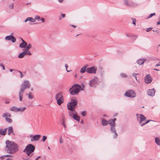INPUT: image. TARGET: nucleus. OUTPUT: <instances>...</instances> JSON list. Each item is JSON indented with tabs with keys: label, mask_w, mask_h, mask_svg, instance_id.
Here are the masks:
<instances>
[{
	"label": "nucleus",
	"mask_w": 160,
	"mask_h": 160,
	"mask_svg": "<svg viewBox=\"0 0 160 160\" xmlns=\"http://www.w3.org/2000/svg\"><path fill=\"white\" fill-rule=\"evenodd\" d=\"M145 82L147 84H149L152 81V78L150 74H148L146 75L144 78Z\"/></svg>",
	"instance_id": "13"
},
{
	"label": "nucleus",
	"mask_w": 160,
	"mask_h": 160,
	"mask_svg": "<svg viewBox=\"0 0 160 160\" xmlns=\"http://www.w3.org/2000/svg\"><path fill=\"white\" fill-rule=\"evenodd\" d=\"M18 108L15 106H13L10 108V110L11 111L18 112Z\"/></svg>",
	"instance_id": "31"
},
{
	"label": "nucleus",
	"mask_w": 160,
	"mask_h": 160,
	"mask_svg": "<svg viewBox=\"0 0 160 160\" xmlns=\"http://www.w3.org/2000/svg\"><path fill=\"white\" fill-rule=\"evenodd\" d=\"M125 35L127 37H130L131 36V35L129 33H126Z\"/></svg>",
	"instance_id": "52"
},
{
	"label": "nucleus",
	"mask_w": 160,
	"mask_h": 160,
	"mask_svg": "<svg viewBox=\"0 0 160 160\" xmlns=\"http://www.w3.org/2000/svg\"><path fill=\"white\" fill-rule=\"evenodd\" d=\"M32 47V45L30 43H29L26 47V48L24 49V51L28 53V55H31L32 54L29 51V49L31 48Z\"/></svg>",
	"instance_id": "15"
},
{
	"label": "nucleus",
	"mask_w": 160,
	"mask_h": 160,
	"mask_svg": "<svg viewBox=\"0 0 160 160\" xmlns=\"http://www.w3.org/2000/svg\"><path fill=\"white\" fill-rule=\"evenodd\" d=\"M155 142L158 146H160V139L158 137H156L155 139Z\"/></svg>",
	"instance_id": "29"
},
{
	"label": "nucleus",
	"mask_w": 160,
	"mask_h": 160,
	"mask_svg": "<svg viewBox=\"0 0 160 160\" xmlns=\"http://www.w3.org/2000/svg\"><path fill=\"white\" fill-rule=\"evenodd\" d=\"M150 121H152V120H148L146 121L145 122H143V124H142L141 127H142L143 126L145 125L146 124H147Z\"/></svg>",
	"instance_id": "37"
},
{
	"label": "nucleus",
	"mask_w": 160,
	"mask_h": 160,
	"mask_svg": "<svg viewBox=\"0 0 160 160\" xmlns=\"http://www.w3.org/2000/svg\"><path fill=\"white\" fill-rule=\"evenodd\" d=\"M138 120V121L139 123L141 126L143 122L146 119V117L143 114H136Z\"/></svg>",
	"instance_id": "9"
},
{
	"label": "nucleus",
	"mask_w": 160,
	"mask_h": 160,
	"mask_svg": "<svg viewBox=\"0 0 160 160\" xmlns=\"http://www.w3.org/2000/svg\"><path fill=\"white\" fill-rule=\"evenodd\" d=\"M71 26L73 27H74V28H76V26L75 25H71Z\"/></svg>",
	"instance_id": "59"
},
{
	"label": "nucleus",
	"mask_w": 160,
	"mask_h": 160,
	"mask_svg": "<svg viewBox=\"0 0 160 160\" xmlns=\"http://www.w3.org/2000/svg\"><path fill=\"white\" fill-rule=\"evenodd\" d=\"M55 99L57 101V104L59 106L64 102V97L62 92H59L56 94Z\"/></svg>",
	"instance_id": "6"
},
{
	"label": "nucleus",
	"mask_w": 160,
	"mask_h": 160,
	"mask_svg": "<svg viewBox=\"0 0 160 160\" xmlns=\"http://www.w3.org/2000/svg\"><path fill=\"white\" fill-rule=\"evenodd\" d=\"M158 20L160 21V17L158 18Z\"/></svg>",
	"instance_id": "63"
},
{
	"label": "nucleus",
	"mask_w": 160,
	"mask_h": 160,
	"mask_svg": "<svg viewBox=\"0 0 160 160\" xmlns=\"http://www.w3.org/2000/svg\"><path fill=\"white\" fill-rule=\"evenodd\" d=\"M155 92L154 88L149 89L147 92V94L148 96L152 97L154 95Z\"/></svg>",
	"instance_id": "16"
},
{
	"label": "nucleus",
	"mask_w": 160,
	"mask_h": 160,
	"mask_svg": "<svg viewBox=\"0 0 160 160\" xmlns=\"http://www.w3.org/2000/svg\"><path fill=\"white\" fill-rule=\"evenodd\" d=\"M63 0H58V2L60 3H62L63 1Z\"/></svg>",
	"instance_id": "58"
},
{
	"label": "nucleus",
	"mask_w": 160,
	"mask_h": 160,
	"mask_svg": "<svg viewBox=\"0 0 160 160\" xmlns=\"http://www.w3.org/2000/svg\"><path fill=\"white\" fill-rule=\"evenodd\" d=\"M18 72L20 74V77L21 78H22L23 77V75L22 74V73L20 71H18Z\"/></svg>",
	"instance_id": "51"
},
{
	"label": "nucleus",
	"mask_w": 160,
	"mask_h": 160,
	"mask_svg": "<svg viewBox=\"0 0 160 160\" xmlns=\"http://www.w3.org/2000/svg\"><path fill=\"white\" fill-rule=\"evenodd\" d=\"M41 137L40 135H36L34 136L31 139V141H38Z\"/></svg>",
	"instance_id": "18"
},
{
	"label": "nucleus",
	"mask_w": 160,
	"mask_h": 160,
	"mask_svg": "<svg viewBox=\"0 0 160 160\" xmlns=\"http://www.w3.org/2000/svg\"><path fill=\"white\" fill-rule=\"evenodd\" d=\"M81 88L80 85L79 84H74L70 88L69 91L70 94L72 95H78L80 91Z\"/></svg>",
	"instance_id": "5"
},
{
	"label": "nucleus",
	"mask_w": 160,
	"mask_h": 160,
	"mask_svg": "<svg viewBox=\"0 0 160 160\" xmlns=\"http://www.w3.org/2000/svg\"><path fill=\"white\" fill-rule=\"evenodd\" d=\"M65 68H66V69L67 71V72H70V71H72V70H70V71H68V69H67V68H68V65L67 64H66L65 65Z\"/></svg>",
	"instance_id": "47"
},
{
	"label": "nucleus",
	"mask_w": 160,
	"mask_h": 160,
	"mask_svg": "<svg viewBox=\"0 0 160 160\" xmlns=\"http://www.w3.org/2000/svg\"><path fill=\"white\" fill-rule=\"evenodd\" d=\"M5 158H7V157H12V156L11 155H10V154H8V155H5Z\"/></svg>",
	"instance_id": "50"
},
{
	"label": "nucleus",
	"mask_w": 160,
	"mask_h": 160,
	"mask_svg": "<svg viewBox=\"0 0 160 160\" xmlns=\"http://www.w3.org/2000/svg\"><path fill=\"white\" fill-rule=\"evenodd\" d=\"M11 114L8 112H5L3 113V114L2 115V116L5 118V119L6 118H10L11 117Z\"/></svg>",
	"instance_id": "27"
},
{
	"label": "nucleus",
	"mask_w": 160,
	"mask_h": 160,
	"mask_svg": "<svg viewBox=\"0 0 160 160\" xmlns=\"http://www.w3.org/2000/svg\"><path fill=\"white\" fill-rule=\"evenodd\" d=\"M12 34L13 33H11L10 35L6 36L5 38V40L11 41L13 43L15 42L16 41V39L12 35Z\"/></svg>",
	"instance_id": "14"
},
{
	"label": "nucleus",
	"mask_w": 160,
	"mask_h": 160,
	"mask_svg": "<svg viewBox=\"0 0 160 160\" xmlns=\"http://www.w3.org/2000/svg\"><path fill=\"white\" fill-rule=\"evenodd\" d=\"M80 86L81 87V88L80 89V91L83 90H84V88L85 87V85L83 84H82L81 85H80Z\"/></svg>",
	"instance_id": "38"
},
{
	"label": "nucleus",
	"mask_w": 160,
	"mask_h": 160,
	"mask_svg": "<svg viewBox=\"0 0 160 160\" xmlns=\"http://www.w3.org/2000/svg\"><path fill=\"white\" fill-rule=\"evenodd\" d=\"M30 87L29 82L28 80H24L21 85V88L19 92V98L20 101H22L24 91L26 89L29 88Z\"/></svg>",
	"instance_id": "2"
},
{
	"label": "nucleus",
	"mask_w": 160,
	"mask_h": 160,
	"mask_svg": "<svg viewBox=\"0 0 160 160\" xmlns=\"http://www.w3.org/2000/svg\"><path fill=\"white\" fill-rule=\"evenodd\" d=\"M35 147L32 144H29L23 150V152L27 154L28 157L24 159L28 160L30 158L32 155V154L35 150Z\"/></svg>",
	"instance_id": "3"
},
{
	"label": "nucleus",
	"mask_w": 160,
	"mask_h": 160,
	"mask_svg": "<svg viewBox=\"0 0 160 160\" xmlns=\"http://www.w3.org/2000/svg\"><path fill=\"white\" fill-rule=\"evenodd\" d=\"M77 104V99L74 97H72L71 99V102L67 104V108L70 111H73L75 109V106Z\"/></svg>",
	"instance_id": "7"
},
{
	"label": "nucleus",
	"mask_w": 160,
	"mask_h": 160,
	"mask_svg": "<svg viewBox=\"0 0 160 160\" xmlns=\"http://www.w3.org/2000/svg\"><path fill=\"white\" fill-rule=\"evenodd\" d=\"M8 8L9 10H12L14 8V4L13 3H11L9 4L8 6Z\"/></svg>",
	"instance_id": "30"
},
{
	"label": "nucleus",
	"mask_w": 160,
	"mask_h": 160,
	"mask_svg": "<svg viewBox=\"0 0 160 160\" xmlns=\"http://www.w3.org/2000/svg\"><path fill=\"white\" fill-rule=\"evenodd\" d=\"M28 21L30 22H35V19L33 18L28 17L26 18L24 22H26Z\"/></svg>",
	"instance_id": "21"
},
{
	"label": "nucleus",
	"mask_w": 160,
	"mask_h": 160,
	"mask_svg": "<svg viewBox=\"0 0 160 160\" xmlns=\"http://www.w3.org/2000/svg\"><path fill=\"white\" fill-rule=\"evenodd\" d=\"M65 118H64L62 119V124L63 125L65 128H66V126L65 124Z\"/></svg>",
	"instance_id": "33"
},
{
	"label": "nucleus",
	"mask_w": 160,
	"mask_h": 160,
	"mask_svg": "<svg viewBox=\"0 0 160 160\" xmlns=\"http://www.w3.org/2000/svg\"><path fill=\"white\" fill-rule=\"evenodd\" d=\"M28 55V53L26 52L24 50L21 53H20L18 56V58H22L26 55Z\"/></svg>",
	"instance_id": "19"
},
{
	"label": "nucleus",
	"mask_w": 160,
	"mask_h": 160,
	"mask_svg": "<svg viewBox=\"0 0 160 160\" xmlns=\"http://www.w3.org/2000/svg\"><path fill=\"white\" fill-rule=\"evenodd\" d=\"M88 65H87L82 67L80 71V73H84L85 72V71L87 72V69L88 68Z\"/></svg>",
	"instance_id": "23"
},
{
	"label": "nucleus",
	"mask_w": 160,
	"mask_h": 160,
	"mask_svg": "<svg viewBox=\"0 0 160 160\" xmlns=\"http://www.w3.org/2000/svg\"><path fill=\"white\" fill-rule=\"evenodd\" d=\"M97 70V68L95 67L88 68L87 69V72L89 73L95 74L96 73Z\"/></svg>",
	"instance_id": "12"
},
{
	"label": "nucleus",
	"mask_w": 160,
	"mask_h": 160,
	"mask_svg": "<svg viewBox=\"0 0 160 160\" xmlns=\"http://www.w3.org/2000/svg\"><path fill=\"white\" fill-rule=\"evenodd\" d=\"M26 109V107H21L19 108H18V112H23Z\"/></svg>",
	"instance_id": "28"
},
{
	"label": "nucleus",
	"mask_w": 160,
	"mask_h": 160,
	"mask_svg": "<svg viewBox=\"0 0 160 160\" xmlns=\"http://www.w3.org/2000/svg\"><path fill=\"white\" fill-rule=\"evenodd\" d=\"M13 70L12 69H10V71L11 72H12Z\"/></svg>",
	"instance_id": "62"
},
{
	"label": "nucleus",
	"mask_w": 160,
	"mask_h": 160,
	"mask_svg": "<svg viewBox=\"0 0 160 160\" xmlns=\"http://www.w3.org/2000/svg\"><path fill=\"white\" fill-rule=\"evenodd\" d=\"M27 46V43L24 40H23V42L20 44L19 47L21 48H25Z\"/></svg>",
	"instance_id": "22"
},
{
	"label": "nucleus",
	"mask_w": 160,
	"mask_h": 160,
	"mask_svg": "<svg viewBox=\"0 0 160 160\" xmlns=\"http://www.w3.org/2000/svg\"><path fill=\"white\" fill-rule=\"evenodd\" d=\"M75 112V109H74V110L72 111H70L68 112V114L69 116L71 117H73V116L74 114H75L74 113V112Z\"/></svg>",
	"instance_id": "32"
},
{
	"label": "nucleus",
	"mask_w": 160,
	"mask_h": 160,
	"mask_svg": "<svg viewBox=\"0 0 160 160\" xmlns=\"http://www.w3.org/2000/svg\"><path fill=\"white\" fill-rule=\"evenodd\" d=\"M80 123H83V121L82 120L81 121Z\"/></svg>",
	"instance_id": "61"
},
{
	"label": "nucleus",
	"mask_w": 160,
	"mask_h": 160,
	"mask_svg": "<svg viewBox=\"0 0 160 160\" xmlns=\"http://www.w3.org/2000/svg\"><path fill=\"white\" fill-rule=\"evenodd\" d=\"M156 66L158 67V66H160V62H159L158 64H156Z\"/></svg>",
	"instance_id": "57"
},
{
	"label": "nucleus",
	"mask_w": 160,
	"mask_h": 160,
	"mask_svg": "<svg viewBox=\"0 0 160 160\" xmlns=\"http://www.w3.org/2000/svg\"><path fill=\"white\" fill-rule=\"evenodd\" d=\"M6 158L5 155L2 156L0 157V158L2 160H4Z\"/></svg>",
	"instance_id": "46"
},
{
	"label": "nucleus",
	"mask_w": 160,
	"mask_h": 160,
	"mask_svg": "<svg viewBox=\"0 0 160 160\" xmlns=\"http://www.w3.org/2000/svg\"><path fill=\"white\" fill-rule=\"evenodd\" d=\"M47 136H43L42 139V141L44 142L45 141V140L47 139Z\"/></svg>",
	"instance_id": "40"
},
{
	"label": "nucleus",
	"mask_w": 160,
	"mask_h": 160,
	"mask_svg": "<svg viewBox=\"0 0 160 160\" xmlns=\"http://www.w3.org/2000/svg\"><path fill=\"white\" fill-rule=\"evenodd\" d=\"M81 115L83 116H85L86 115V112L85 111L82 112H81Z\"/></svg>",
	"instance_id": "45"
},
{
	"label": "nucleus",
	"mask_w": 160,
	"mask_h": 160,
	"mask_svg": "<svg viewBox=\"0 0 160 160\" xmlns=\"http://www.w3.org/2000/svg\"><path fill=\"white\" fill-rule=\"evenodd\" d=\"M102 124L103 126H106L108 124H109V120L107 121L104 119H102Z\"/></svg>",
	"instance_id": "20"
},
{
	"label": "nucleus",
	"mask_w": 160,
	"mask_h": 160,
	"mask_svg": "<svg viewBox=\"0 0 160 160\" xmlns=\"http://www.w3.org/2000/svg\"><path fill=\"white\" fill-rule=\"evenodd\" d=\"M156 13H151L150 14L147 18V19H149L151 18L152 16L154 15H155Z\"/></svg>",
	"instance_id": "36"
},
{
	"label": "nucleus",
	"mask_w": 160,
	"mask_h": 160,
	"mask_svg": "<svg viewBox=\"0 0 160 160\" xmlns=\"http://www.w3.org/2000/svg\"><path fill=\"white\" fill-rule=\"evenodd\" d=\"M34 18L35 20L39 21L40 19V18L39 16L37 15L35 16Z\"/></svg>",
	"instance_id": "42"
},
{
	"label": "nucleus",
	"mask_w": 160,
	"mask_h": 160,
	"mask_svg": "<svg viewBox=\"0 0 160 160\" xmlns=\"http://www.w3.org/2000/svg\"><path fill=\"white\" fill-rule=\"evenodd\" d=\"M160 24V21L158 20V21L157 22V25H158Z\"/></svg>",
	"instance_id": "55"
},
{
	"label": "nucleus",
	"mask_w": 160,
	"mask_h": 160,
	"mask_svg": "<svg viewBox=\"0 0 160 160\" xmlns=\"http://www.w3.org/2000/svg\"><path fill=\"white\" fill-rule=\"evenodd\" d=\"M7 128L4 129V130L3 129H0V134L5 135L6 134V132L7 131Z\"/></svg>",
	"instance_id": "25"
},
{
	"label": "nucleus",
	"mask_w": 160,
	"mask_h": 160,
	"mask_svg": "<svg viewBox=\"0 0 160 160\" xmlns=\"http://www.w3.org/2000/svg\"><path fill=\"white\" fill-rule=\"evenodd\" d=\"M7 129H8V135H10V134L11 133H12L14 135V134L13 132V128L12 127H9Z\"/></svg>",
	"instance_id": "24"
},
{
	"label": "nucleus",
	"mask_w": 160,
	"mask_h": 160,
	"mask_svg": "<svg viewBox=\"0 0 160 160\" xmlns=\"http://www.w3.org/2000/svg\"><path fill=\"white\" fill-rule=\"evenodd\" d=\"M59 142L60 143H62L63 142V140L61 137H60Z\"/></svg>",
	"instance_id": "48"
},
{
	"label": "nucleus",
	"mask_w": 160,
	"mask_h": 160,
	"mask_svg": "<svg viewBox=\"0 0 160 160\" xmlns=\"http://www.w3.org/2000/svg\"><path fill=\"white\" fill-rule=\"evenodd\" d=\"M152 29V27L149 28H147L146 29V31L147 32H148L150 31H151Z\"/></svg>",
	"instance_id": "44"
},
{
	"label": "nucleus",
	"mask_w": 160,
	"mask_h": 160,
	"mask_svg": "<svg viewBox=\"0 0 160 160\" xmlns=\"http://www.w3.org/2000/svg\"><path fill=\"white\" fill-rule=\"evenodd\" d=\"M147 60L146 58H141L137 61V63L139 65H142Z\"/></svg>",
	"instance_id": "17"
},
{
	"label": "nucleus",
	"mask_w": 160,
	"mask_h": 160,
	"mask_svg": "<svg viewBox=\"0 0 160 160\" xmlns=\"http://www.w3.org/2000/svg\"><path fill=\"white\" fill-rule=\"evenodd\" d=\"M137 74H136V73H132V76H134V77L135 78V79H136V80H137V81L138 82V79H137V76H136V75H137Z\"/></svg>",
	"instance_id": "41"
},
{
	"label": "nucleus",
	"mask_w": 160,
	"mask_h": 160,
	"mask_svg": "<svg viewBox=\"0 0 160 160\" xmlns=\"http://www.w3.org/2000/svg\"><path fill=\"white\" fill-rule=\"evenodd\" d=\"M73 118L74 119L78 121V122H79L80 118L79 116L77 115L76 114H74L73 115Z\"/></svg>",
	"instance_id": "26"
},
{
	"label": "nucleus",
	"mask_w": 160,
	"mask_h": 160,
	"mask_svg": "<svg viewBox=\"0 0 160 160\" xmlns=\"http://www.w3.org/2000/svg\"><path fill=\"white\" fill-rule=\"evenodd\" d=\"M41 157L40 156H38V158H37L35 159V160H38V159L41 158Z\"/></svg>",
	"instance_id": "56"
},
{
	"label": "nucleus",
	"mask_w": 160,
	"mask_h": 160,
	"mask_svg": "<svg viewBox=\"0 0 160 160\" xmlns=\"http://www.w3.org/2000/svg\"><path fill=\"white\" fill-rule=\"evenodd\" d=\"M121 76L122 77L126 78L127 77V75L126 74L124 73H122L120 74Z\"/></svg>",
	"instance_id": "43"
},
{
	"label": "nucleus",
	"mask_w": 160,
	"mask_h": 160,
	"mask_svg": "<svg viewBox=\"0 0 160 160\" xmlns=\"http://www.w3.org/2000/svg\"><path fill=\"white\" fill-rule=\"evenodd\" d=\"M40 20L42 21V22H44L45 20L43 18H40Z\"/></svg>",
	"instance_id": "54"
},
{
	"label": "nucleus",
	"mask_w": 160,
	"mask_h": 160,
	"mask_svg": "<svg viewBox=\"0 0 160 160\" xmlns=\"http://www.w3.org/2000/svg\"><path fill=\"white\" fill-rule=\"evenodd\" d=\"M98 83V78L96 77L94 78L91 80L89 83V85L91 87H95Z\"/></svg>",
	"instance_id": "11"
},
{
	"label": "nucleus",
	"mask_w": 160,
	"mask_h": 160,
	"mask_svg": "<svg viewBox=\"0 0 160 160\" xmlns=\"http://www.w3.org/2000/svg\"><path fill=\"white\" fill-rule=\"evenodd\" d=\"M125 95L128 97L134 98L135 97L136 94L134 91L129 90L126 92Z\"/></svg>",
	"instance_id": "10"
},
{
	"label": "nucleus",
	"mask_w": 160,
	"mask_h": 160,
	"mask_svg": "<svg viewBox=\"0 0 160 160\" xmlns=\"http://www.w3.org/2000/svg\"><path fill=\"white\" fill-rule=\"evenodd\" d=\"M30 93H31V92H30L28 94V98L29 99H32L33 98V96L32 94H31Z\"/></svg>",
	"instance_id": "39"
},
{
	"label": "nucleus",
	"mask_w": 160,
	"mask_h": 160,
	"mask_svg": "<svg viewBox=\"0 0 160 160\" xmlns=\"http://www.w3.org/2000/svg\"><path fill=\"white\" fill-rule=\"evenodd\" d=\"M6 121L8 123H11L12 122V120L10 118H6L5 119Z\"/></svg>",
	"instance_id": "34"
},
{
	"label": "nucleus",
	"mask_w": 160,
	"mask_h": 160,
	"mask_svg": "<svg viewBox=\"0 0 160 160\" xmlns=\"http://www.w3.org/2000/svg\"><path fill=\"white\" fill-rule=\"evenodd\" d=\"M131 19L132 20V22L133 25H134V26L136 25V20L135 18H131Z\"/></svg>",
	"instance_id": "35"
},
{
	"label": "nucleus",
	"mask_w": 160,
	"mask_h": 160,
	"mask_svg": "<svg viewBox=\"0 0 160 160\" xmlns=\"http://www.w3.org/2000/svg\"><path fill=\"white\" fill-rule=\"evenodd\" d=\"M5 151L8 153L14 154L19 150L18 145L15 142L7 140L5 142Z\"/></svg>",
	"instance_id": "1"
},
{
	"label": "nucleus",
	"mask_w": 160,
	"mask_h": 160,
	"mask_svg": "<svg viewBox=\"0 0 160 160\" xmlns=\"http://www.w3.org/2000/svg\"><path fill=\"white\" fill-rule=\"evenodd\" d=\"M123 3L124 5L129 7H135L138 5L137 3L131 0H123Z\"/></svg>",
	"instance_id": "8"
},
{
	"label": "nucleus",
	"mask_w": 160,
	"mask_h": 160,
	"mask_svg": "<svg viewBox=\"0 0 160 160\" xmlns=\"http://www.w3.org/2000/svg\"><path fill=\"white\" fill-rule=\"evenodd\" d=\"M0 66H1L2 67V68L3 69V70H5V67L4 66V65H3V64L2 63H1L0 64Z\"/></svg>",
	"instance_id": "49"
},
{
	"label": "nucleus",
	"mask_w": 160,
	"mask_h": 160,
	"mask_svg": "<svg viewBox=\"0 0 160 160\" xmlns=\"http://www.w3.org/2000/svg\"><path fill=\"white\" fill-rule=\"evenodd\" d=\"M61 18L62 17H59V20H61Z\"/></svg>",
	"instance_id": "64"
},
{
	"label": "nucleus",
	"mask_w": 160,
	"mask_h": 160,
	"mask_svg": "<svg viewBox=\"0 0 160 160\" xmlns=\"http://www.w3.org/2000/svg\"><path fill=\"white\" fill-rule=\"evenodd\" d=\"M116 120V118L109 120V125L110 126V130L111 133L113 134V137L115 139L117 137L118 135L115 128L116 124L115 121Z\"/></svg>",
	"instance_id": "4"
},
{
	"label": "nucleus",
	"mask_w": 160,
	"mask_h": 160,
	"mask_svg": "<svg viewBox=\"0 0 160 160\" xmlns=\"http://www.w3.org/2000/svg\"><path fill=\"white\" fill-rule=\"evenodd\" d=\"M66 15L65 14L61 13V17L62 18H64L65 17Z\"/></svg>",
	"instance_id": "53"
},
{
	"label": "nucleus",
	"mask_w": 160,
	"mask_h": 160,
	"mask_svg": "<svg viewBox=\"0 0 160 160\" xmlns=\"http://www.w3.org/2000/svg\"><path fill=\"white\" fill-rule=\"evenodd\" d=\"M153 32H158V30H153Z\"/></svg>",
	"instance_id": "60"
}]
</instances>
